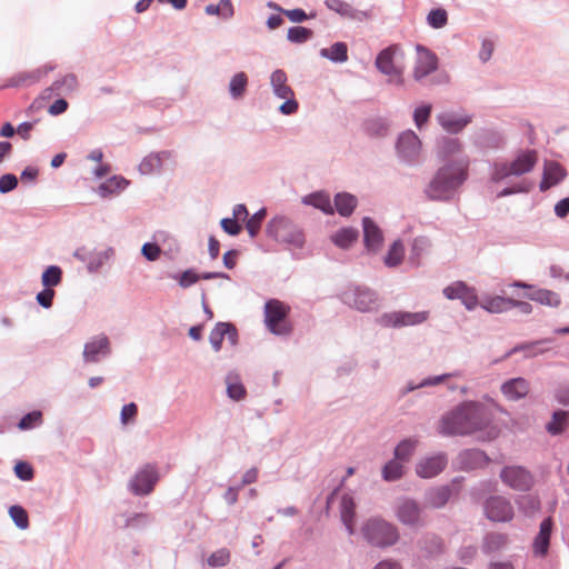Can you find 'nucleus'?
I'll use <instances>...</instances> for the list:
<instances>
[{
  "label": "nucleus",
  "instance_id": "f257e3e1",
  "mask_svg": "<svg viewBox=\"0 0 569 569\" xmlns=\"http://www.w3.org/2000/svg\"><path fill=\"white\" fill-rule=\"evenodd\" d=\"M497 412L507 415L495 401H491V406L475 401L462 402L442 417L439 432L443 436L478 435L482 441L493 440L501 431L500 426L493 421Z\"/></svg>",
  "mask_w": 569,
  "mask_h": 569
},
{
  "label": "nucleus",
  "instance_id": "f03ea898",
  "mask_svg": "<svg viewBox=\"0 0 569 569\" xmlns=\"http://www.w3.org/2000/svg\"><path fill=\"white\" fill-rule=\"evenodd\" d=\"M468 166L469 161L466 158L456 159L442 166L425 190L428 199L435 201L449 200L467 179Z\"/></svg>",
  "mask_w": 569,
  "mask_h": 569
},
{
  "label": "nucleus",
  "instance_id": "7ed1b4c3",
  "mask_svg": "<svg viewBox=\"0 0 569 569\" xmlns=\"http://www.w3.org/2000/svg\"><path fill=\"white\" fill-rule=\"evenodd\" d=\"M361 532L368 543L379 548L393 546L399 539L397 527L381 518L367 520Z\"/></svg>",
  "mask_w": 569,
  "mask_h": 569
},
{
  "label": "nucleus",
  "instance_id": "20e7f679",
  "mask_svg": "<svg viewBox=\"0 0 569 569\" xmlns=\"http://www.w3.org/2000/svg\"><path fill=\"white\" fill-rule=\"evenodd\" d=\"M376 68L389 77V82L397 86L403 84V52L398 44H392L381 50L376 58Z\"/></svg>",
  "mask_w": 569,
  "mask_h": 569
},
{
  "label": "nucleus",
  "instance_id": "39448f33",
  "mask_svg": "<svg viewBox=\"0 0 569 569\" xmlns=\"http://www.w3.org/2000/svg\"><path fill=\"white\" fill-rule=\"evenodd\" d=\"M538 161V154L535 150L520 152L510 163H496L491 173V180L502 181L510 176H521L530 172Z\"/></svg>",
  "mask_w": 569,
  "mask_h": 569
},
{
  "label": "nucleus",
  "instance_id": "423d86ee",
  "mask_svg": "<svg viewBox=\"0 0 569 569\" xmlns=\"http://www.w3.org/2000/svg\"><path fill=\"white\" fill-rule=\"evenodd\" d=\"M290 307L277 299H270L264 305V323L273 335L286 336L292 331L288 321Z\"/></svg>",
  "mask_w": 569,
  "mask_h": 569
},
{
  "label": "nucleus",
  "instance_id": "0eeeda50",
  "mask_svg": "<svg viewBox=\"0 0 569 569\" xmlns=\"http://www.w3.org/2000/svg\"><path fill=\"white\" fill-rule=\"evenodd\" d=\"M267 233L277 241L286 242L300 248L305 243V234L292 221L286 217H276L267 226Z\"/></svg>",
  "mask_w": 569,
  "mask_h": 569
},
{
  "label": "nucleus",
  "instance_id": "6e6552de",
  "mask_svg": "<svg viewBox=\"0 0 569 569\" xmlns=\"http://www.w3.org/2000/svg\"><path fill=\"white\" fill-rule=\"evenodd\" d=\"M159 480L157 469L152 465H146L130 481V489L134 495H149Z\"/></svg>",
  "mask_w": 569,
  "mask_h": 569
},
{
  "label": "nucleus",
  "instance_id": "1a4fd4ad",
  "mask_svg": "<svg viewBox=\"0 0 569 569\" xmlns=\"http://www.w3.org/2000/svg\"><path fill=\"white\" fill-rule=\"evenodd\" d=\"M396 517L402 525L409 527H420L425 523L422 509L419 503L412 499L399 501L396 509Z\"/></svg>",
  "mask_w": 569,
  "mask_h": 569
},
{
  "label": "nucleus",
  "instance_id": "9d476101",
  "mask_svg": "<svg viewBox=\"0 0 569 569\" xmlns=\"http://www.w3.org/2000/svg\"><path fill=\"white\" fill-rule=\"evenodd\" d=\"M500 478L510 488L519 491L529 490L533 485V478L522 467H506L501 470Z\"/></svg>",
  "mask_w": 569,
  "mask_h": 569
},
{
  "label": "nucleus",
  "instance_id": "9b49d317",
  "mask_svg": "<svg viewBox=\"0 0 569 569\" xmlns=\"http://www.w3.org/2000/svg\"><path fill=\"white\" fill-rule=\"evenodd\" d=\"M485 512L488 519L497 522H508L515 516L510 501L500 496L491 497L486 501Z\"/></svg>",
  "mask_w": 569,
  "mask_h": 569
},
{
  "label": "nucleus",
  "instance_id": "f8f14e48",
  "mask_svg": "<svg viewBox=\"0 0 569 569\" xmlns=\"http://www.w3.org/2000/svg\"><path fill=\"white\" fill-rule=\"evenodd\" d=\"M443 295L449 300H461L468 310H473L479 305L475 288L468 287L462 281H456L447 286L443 289Z\"/></svg>",
  "mask_w": 569,
  "mask_h": 569
},
{
  "label": "nucleus",
  "instance_id": "ddd939ff",
  "mask_svg": "<svg viewBox=\"0 0 569 569\" xmlns=\"http://www.w3.org/2000/svg\"><path fill=\"white\" fill-rule=\"evenodd\" d=\"M429 317L428 311H419V312H407V311H397L391 313H386L382 316L381 321L387 327H406V326H416L425 322Z\"/></svg>",
  "mask_w": 569,
  "mask_h": 569
},
{
  "label": "nucleus",
  "instance_id": "4468645a",
  "mask_svg": "<svg viewBox=\"0 0 569 569\" xmlns=\"http://www.w3.org/2000/svg\"><path fill=\"white\" fill-rule=\"evenodd\" d=\"M417 61L413 68V78L420 81L437 69L438 59L435 53L425 47L417 46Z\"/></svg>",
  "mask_w": 569,
  "mask_h": 569
},
{
  "label": "nucleus",
  "instance_id": "2eb2a0df",
  "mask_svg": "<svg viewBox=\"0 0 569 569\" xmlns=\"http://www.w3.org/2000/svg\"><path fill=\"white\" fill-rule=\"evenodd\" d=\"M397 150L403 159L416 160L420 154L421 141L413 131H405L398 139Z\"/></svg>",
  "mask_w": 569,
  "mask_h": 569
},
{
  "label": "nucleus",
  "instance_id": "dca6fc26",
  "mask_svg": "<svg viewBox=\"0 0 569 569\" xmlns=\"http://www.w3.org/2000/svg\"><path fill=\"white\" fill-rule=\"evenodd\" d=\"M53 70V67L44 66L33 71H22L10 77L2 88H21L37 83L42 76Z\"/></svg>",
  "mask_w": 569,
  "mask_h": 569
},
{
  "label": "nucleus",
  "instance_id": "f3484780",
  "mask_svg": "<svg viewBox=\"0 0 569 569\" xmlns=\"http://www.w3.org/2000/svg\"><path fill=\"white\" fill-rule=\"evenodd\" d=\"M224 337L231 346L237 343V329L233 325L228 322H218L210 332L209 340L214 351H219L222 347Z\"/></svg>",
  "mask_w": 569,
  "mask_h": 569
},
{
  "label": "nucleus",
  "instance_id": "a211bd4d",
  "mask_svg": "<svg viewBox=\"0 0 569 569\" xmlns=\"http://www.w3.org/2000/svg\"><path fill=\"white\" fill-rule=\"evenodd\" d=\"M447 465V458L442 453L421 459L416 466V472L421 478H432L439 475Z\"/></svg>",
  "mask_w": 569,
  "mask_h": 569
},
{
  "label": "nucleus",
  "instance_id": "6ab92c4d",
  "mask_svg": "<svg viewBox=\"0 0 569 569\" xmlns=\"http://www.w3.org/2000/svg\"><path fill=\"white\" fill-rule=\"evenodd\" d=\"M553 529V520L548 517L540 523L539 532L532 542V551L536 556L545 557L549 550L550 537Z\"/></svg>",
  "mask_w": 569,
  "mask_h": 569
},
{
  "label": "nucleus",
  "instance_id": "aec40b11",
  "mask_svg": "<svg viewBox=\"0 0 569 569\" xmlns=\"http://www.w3.org/2000/svg\"><path fill=\"white\" fill-rule=\"evenodd\" d=\"M352 296L353 298L349 302L359 311L369 312L379 307L376 293L368 288H357ZM348 299L350 298L348 297Z\"/></svg>",
  "mask_w": 569,
  "mask_h": 569
},
{
  "label": "nucleus",
  "instance_id": "412c9836",
  "mask_svg": "<svg viewBox=\"0 0 569 569\" xmlns=\"http://www.w3.org/2000/svg\"><path fill=\"white\" fill-rule=\"evenodd\" d=\"M566 169L556 161H546L543 164V174L540 182V190L547 191L558 184L566 177Z\"/></svg>",
  "mask_w": 569,
  "mask_h": 569
},
{
  "label": "nucleus",
  "instance_id": "4be33fe9",
  "mask_svg": "<svg viewBox=\"0 0 569 569\" xmlns=\"http://www.w3.org/2000/svg\"><path fill=\"white\" fill-rule=\"evenodd\" d=\"M500 390L508 400L517 401L529 393L530 383L525 378H513L503 382Z\"/></svg>",
  "mask_w": 569,
  "mask_h": 569
},
{
  "label": "nucleus",
  "instance_id": "5701e85b",
  "mask_svg": "<svg viewBox=\"0 0 569 569\" xmlns=\"http://www.w3.org/2000/svg\"><path fill=\"white\" fill-rule=\"evenodd\" d=\"M438 122L449 133H458L471 122V117L453 112H442L437 116Z\"/></svg>",
  "mask_w": 569,
  "mask_h": 569
},
{
  "label": "nucleus",
  "instance_id": "b1692460",
  "mask_svg": "<svg viewBox=\"0 0 569 569\" xmlns=\"http://www.w3.org/2000/svg\"><path fill=\"white\" fill-rule=\"evenodd\" d=\"M362 223L367 249L373 252L379 250L383 241L382 231L370 218H363Z\"/></svg>",
  "mask_w": 569,
  "mask_h": 569
},
{
  "label": "nucleus",
  "instance_id": "393cba45",
  "mask_svg": "<svg viewBox=\"0 0 569 569\" xmlns=\"http://www.w3.org/2000/svg\"><path fill=\"white\" fill-rule=\"evenodd\" d=\"M171 158V151L150 153L141 161L139 164V170L142 174H151L153 172L160 171L162 169L163 161L170 160Z\"/></svg>",
  "mask_w": 569,
  "mask_h": 569
},
{
  "label": "nucleus",
  "instance_id": "a878e982",
  "mask_svg": "<svg viewBox=\"0 0 569 569\" xmlns=\"http://www.w3.org/2000/svg\"><path fill=\"white\" fill-rule=\"evenodd\" d=\"M109 352V341L106 336H99L84 346L83 357L88 362H97L99 355Z\"/></svg>",
  "mask_w": 569,
  "mask_h": 569
},
{
  "label": "nucleus",
  "instance_id": "bb28decb",
  "mask_svg": "<svg viewBox=\"0 0 569 569\" xmlns=\"http://www.w3.org/2000/svg\"><path fill=\"white\" fill-rule=\"evenodd\" d=\"M356 503L350 496L345 495L340 502V516L350 535L355 533Z\"/></svg>",
  "mask_w": 569,
  "mask_h": 569
},
{
  "label": "nucleus",
  "instance_id": "cd10ccee",
  "mask_svg": "<svg viewBox=\"0 0 569 569\" xmlns=\"http://www.w3.org/2000/svg\"><path fill=\"white\" fill-rule=\"evenodd\" d=\"M527 297L532 301L551 308H558L561 305L560 295L548 289H537L528 293Z\"/></svg>",
  "mask_w": 569,
  "mask_h": 569
},
{
  "label": "nucleus",
  "instance_id": "c85d7f7f",
  "mask_svg": "<svg viewBox=\"0 0 569 569\" xmlns=\"http://www.w3.org/2000/svg\"><path fill=\"white\" fill-rule=\"evenodd\" d=\"M287 74L282 70H276L272 72L270 81L273 89V93L278 98H290L295 93L292 89L287 84Z\"/></svg>",
  "mask_w": 569,
  "mask_h": 569
},
{
  "label": "nucleus",
  "instance_id": "c756f323",
  "mask_svg": "<svg viewBox=\"0 0 569 569\" xmlns=\"http://www.w3.org/2000/svg\"><path fill=\"white\" fill-rule=\"evenodd\" d=\"M512 299L501 296L488 297L480 303L481 308L491 313H501L511 309Z\"/></svg>",
  "mask_w": 569,
  "mask_h": 569
},
{
  "label": "nucleus",
  "instance_id": "7c9ffc66",
  "mask_svg": "<svg viewBox=\"0 0 569 569\" xmlns=\"http://www.w3.org/2000/svg\"><path fill=\"white\" fill-rule=\"evenodd\" d=\"M303 202L320 209L325 213H333L330 198L325 192H316L303 198Z\"/></svg>",
  "mask_w": 569,
  "mask_h": 569
},
{
  "label": "nucleus",
  "instance_id": "2f4dec72",
  "mask_svg": "<svg viewBox=\"0 0 569 569\" xmlns=\"http://www.w3.org/2000/svg\"><path fill=\"white\" fill-rule=\"evenodd\" d=\"M358 238V231L352 228H343L331 236L332 242L342 249L349 248Z\"/></svg>",
  "mask_w": 569,
  "mask_h": 569
},
{
  "label": "nucleus",
  "instance_id": "473e14b6",
  "mask_svg": "<svg viewBox=\"0 0 569 569\" xmlns=\"http://www.w3.org/2000/svg\"><path fill=\"white\" fill-rule=\"evenodd\" d=\"M335 206L341 216H350L357 206V199L350 193H338L335 198Z\"/></svg>",
  "mask_w": 569,
  "mask_h": 569
},
{
  "label": "nucleus",
  "instance_id": "72a5a7b5",
  "mask_svg": "<svg viewBox=\"0 0 569 569\" xmlns=\"http://www.w3.org/2000/svg\"><path fill=\"white\" fill-rule=\"evenodd\" d=\"M321 56L335 62H345L348 60V47L345 42H336L330 48L321 50Z\"/></svg>",
  "mask_w": 569,
  "mask_h": 569
},
{
  "label": "nucleus",
  "instance_id": "f704fd0d",
  "mask_svg": "<svg viewBox=\"0 0 569 569\" xmlns=\"http://www.w3.org/2000/svg\"><path fill=\"white\" fill-rule=\"evenodd\" d=\"M418 446L417 439H405L395 449V458L402 462L409 461Z\"/></svg>",
  "mask_w": 569,
  "mask_h": 569
},
{
  "label": "nucleus",
  "instance_id": "c9c22d12",
  "mask_svg": "<svg viewBox=\"0 0 569 569\" xmlns=\"http://www.w3.org/2000/svg\"><path fill=\"white\" fill-rule=\"evenodd\" d=\"M508 543V536L501 532L488 533L485 538L483 549L493 552L502 549Z\"/></svg>",
  "mask_w": 569,
  "mask_h": 569
},
{
  "label": "nucleus",
  "instance_id": "e433bc0d",
  "mask_svg": "<svg viewBox=\"0 0 569 569\" xmlns=\"http://www.w3.org/2000/svg\"><path fill=\"white\" fill-rule=\"evenodd\" d=\"M206 13L209 16H219L223 19H229L233 16L234 10L230 0H221L218 4H208Z\"/></svg>",
  "mask_w": 569,
  "mask_h": 569
},
{
  "label": "nucleus",
  "instance_id": "4c0bfd02",
  "mask_svg": "<svg viewBox=\"0 0 569 569\" xmlns=\"http://www.w3.org/2000/svg\"><path fill=\"white\" fill-rule=\"evenodd\" d=\"M450 498V490L447 487L437 488L428 493L427 505L431 508L443 507Z\"/></svg>",
  "mask_w": 569,
  "mask_h": 569
},
{
  "label": "nucleus",
  "instance_id": "58836bf2",
  "mask_svg": "<svg viewBox=\"0 0 569 569\" xmlns=\"http://www.w3.org/2000/svg\"><path fill=\"white\" fill-rule=\"evenodd\" d=\"M248 84V77L244 72H238L236 73L230 83H229V90L234 99H239L243 96L246 88Z\"/></svg>",
  "mask_w": 569,
  "mask_h": 569
},
{
  "label": "nucleus",
  "instance_id": "ea45409f",
  "mask_svg": "<svg viewBox=\"0 0 569 569\" xmlns=\"http://www.w3.org/2000/svg\"><path fill=\"white\" fill-rule=\"evenodd\" d=\"M128 186V181L121 177H112L99 187V193L102 197L123 190Z\"/></svg>",
  "mask_w": 569,
  "mask_h": 569
},
{
  "label": "nucleus",
  "instance_id": "a19ab883",
  "mask_svg": "<svg viewBox=\"0 0 569 569\" xmlns=\"http://www.w3.org/2000/svg\"><path fill=\"white\" fill-rule=\"evenodd\" d=\"M403 256H405V247L400 240H397L391 244V247L385 258V263L388 267H396L402 261Z\"/></svg>",
  "mask_w": 569,
  "mask_h": 569
},
{
  "label": "nucleus",
  "instance_id": "79ce46f5",
  "mask_svg": "<svg viewBox=\"0 0 569 569\" xmlns=\"http://www.w3.org/2000/svg\"><path fill=\"white\" fill-rule=\"evenodd\" d=\"M326 6L329 10L335 11L343 18H355V9L342 0H326Z\"/></svg>",
  "mask_w": 569,
  "mask_h": 569
},
{
  "label": "nucleus",
  "instance_id": "37998d69",
  "mask_svg": "<svg viewBox=\"0 0 569 569\" xmlns=\"http://www.w3.org/2000/svg\"><path fill=\"white\" fill-rule=\"evenodd\" d=\"M383 478L388 481L397 480L403 475V465L402 461L395 460L389 461L382 469Z\"/></svg>",
  "mask_w": 569,
  "mask_h": 569
},
{
  "label": "nucleus",
  "instance_id": "c03bdc74",
  "mask_svg": "<svg viewBox=\"0 0 569 569\" xmlns=\"http://www.w3.org/2000/svg\"><path fill=\"white\" fill-rule=\"evenodd\" d=\"M62 271L57 266H50L44 270L41 277L42 284L46 288L58 286L61 282Z\"/></svg>",
  "mask_w": 569,
  "mask_h": 569
},
{
  "label": "nucleus",
  "instance_id": "a18cd8bd",
  "mask_svg": "<svg viewBox=\"0 0 569 569\" xmlns=\"http://www.w3.org/2000/svg\"><path fill=\"white\" fill-rule=\"evenodd\" d=\"M266 216L267 211L262 208L247 220L246 229L251 238H254L259 233L261 223Z\"/></svg>",
  "mask_w": 569,
  "mask_h": 569
},
{
  "label": "nucleus",
  "instance_id": "49530a36",
  "mask_svg": "<svg viewBox=\"0 0 569 569\" xmlns=\"http://www.w3.org/2000/svg\"><path fill=\"white\" fill-rule=\"evenodd\" d=\"M9 515L18 528L24 530L29 527L28 513L21 506H11Z\"/></svg>",
  "mask_w": 569,
  "mask_h": 569
},
{
  "label": "nucleus",
  "instance_id": "de8ad7c7",
  "mask_svg": "<svg viewBox=\"0 0 569 569\" xmlns=\"http://www.w3.org/2000/svg\"><path fill=\"white\" fill-rule=\"evenodd\" d=\"M427 21L430 27L435 29H440L445 27L448 22V14L445 9H433L429 12L427 17Z\"/></svg>",
  "mask_w": 569,
  "mask_h": 569
},
{
  "label": "nucleus",
  "instance_id": "09e8293b",
  "mask_svg": "<svg viewBox=\"0 0 569 569\" xmlns=\"http://www.w3.org/2000/svg\"><path fill=\"white\" fill-rule=\"evenodd\" d=\"M567 425V413L557 411L553 413L551 421L547 425V430L552 435L560 433Z\"/></svg>",
  "mask_w": 569,
  "mask_h": 569
},
{
  "label": "nucleus",
  "instance_id": "8fccbe9b",
  "mask_svg": "<svg viewBox=\"0 0 569 569\" xmlns=\"http://www.w3.org/2000/svg\"><path fill=\"white\" fill-rule=\"evenodd\" d=\"M461 151V143L458 139L447 138L441 142L440 153L443 158H449Z\"/></svg>",
  "mask_w": 569,
  "mask_h": 569
},
{
  "label": "nucleus",
  "instance_id": "3c124183",
  "mask_svg": "<svg viewBox=\"0 0 569 569\" xmlns=\"http://www.w3.org/2000/svg\"><path fill=\"white\" fill-rule=\"evenodd\" d=\"M518 503L526 515H533L540 509V500L533 496H525Z\"/></svg>",
  "mask_w": 569,
  "mask_h": 569
},
{
  "label": "nucleus",
  "instance_id": "603ef678",
  "mask_svg": "<svg viewBox=\"0 0 569 569\" xmlns=\"http://www.w3.org/2000/svg\"><path fill=\"white\" fill-rule=\"evenodd\" d=\"M230 560V552L228 549L222 548L213 553L208 558V565L211 567H223L226 566Z\"/></svg>",
  "mask_w": 569,
  "mask_h": 569
},
{
  "label": "nucleus",
  "instance_id": "864d4df0",
  "mask_svg": "<svg viewBox=\"0 0 569 569\" xmlns=\"http://www.w3.org/2000/svg\"><path fill=\"white\" fill-rule=\"evenodd\" d=\"M311 36L312 31L305 27H292L288 30V39L292 42H305Z\"/></svg>",
  "mask_w": 569,
  "mask_h": 569
},
{
  "label": "nucleus",
  "instance_id": "5fc2aeb1",
  "mask_svg": "<svg viewBox=\"0 0 569 569\" xmlns=\"http://www.w3.org/2000/svg\"><path fill=\"white\" fill-rule=\"evenodd\" d=\"M228 396L233 400H242L246 397V389L243 385L237 380L228 379L227 387Z\"/></svg>",
  "mask_w": 569,
  "mask_h": 569
},
{
  "label": "nucleus",
  "instance_id": "6e6d98bb",
  "mask_svg": "<svg viewBox=\"0 0 569 569\" xmlns=\"http://www.w3.org/2000/svg\"><path fill=\"white\" fill-rule=\"evenodd\" d=\"M431 104H422L416 108L413 112V121L418 128H421L425 123L428 122L431 114Z\"/></svg>",
  "mask_w": 569,
  "mask_h": 569
},
{
  "label": "nucleus",
  "instance_id": "4d7b16f0",
  "mask_svg": "<svg viewBox=\"0 0 569 569\" xmlns=\"http://www.w3.org/2000/svg\"><path fill=\"white\" fill-rule=\"evenodd\" d=\"M42 421V415L40 411H32L26 415L19 422V428L22 430L31 429L39 426Z\"/></svg>",
  "mask_w": 569,
  "mask_h": 569
},
{
  "label": "nucleus",
  "instance_id": "13d9d810",
  "mask_svg": "<svg viewBox=\"0 0 569 569\" xmlns=\"http://www.w3.org/2000/svg\"><path fill=\"white\" fill-rule=\"evenodd\" d=\"M14 472L19 479L24 480V481H29L33 478L32 467L28 462H24V461H19L14 466Z\"/></svg>",
  "mask_w": 569,
  "mask_h": 569
},
{
  "label": "nucleus",
  "instance_id": "bf43d9fd",
  "mask_svg": "<svg viewBox=\"0 0 569 569\" xmlns=\"http://www.w3.org/2000/svg\"><path fill=\"white\" fill-rule=\"evenodd\" d=\"M18 184V179L14 174L7 173L0 177V192L7 193L12 191Z\"/></svg>",
  "mask_w": 569,
  "mask_h": 569
},
{
  "label": "nucleus",
  "instance_id": "052dcab7",
  "mask_svg": "<svg viewBox=\"0 0 569 569\" xmlns=\"http://www.w3.org/2000/svg\"><path fill=\"white\" fill-rule=\"evenodd\" d=\"M221 227L230 236H237L241 231V226L238 223V220L234 218H223L221 220Z\"/></svg>",
  "mask_w": 569,
  "mask_h": 569
},
{
  "label": "nucleus",
  "instance_id": "680f3d73",
  "mask_svg": "<svg viewBox=\"0 0 569 569\" xmlns=\"http://www.w3.org/2000/svg\"><path fill=\"white\" fill-rule=\"evenodd\" d=\"M54 297V290L52 288H46L37 295V301L43 308H50Z\"/></svg>",
  "mask_w": 569,
  "mask_h": 569
},
{
  "label": "nucleus",
  "instance_id": "e2e57ef3",
  "mask_svg": "<svg viewBox=\"0 0 569 569\" xmlns=\"http://www.w3.org/2000/svg\"><path fill=\"white\" fill-rule=\"evenodd\" d=\"M138 413L137 405L131 402L129 405L123 406L121 410V422L127 425L128 422L134 420Z\"/></svg>",
  "mask_w": 569,
  "mask_h": 569
},
{
  "label": "nucleus",
  "instance_id": "0e129e2a",
  "mask_svg": "<svg viewBox=\"0 0 569 569\" xmlns=\"http://www.w3.org/2000/svg\"><path fill=\"white\" fill-rule=\"evenodd\" d=\"M284 99H286V101L279 107L280 112L286 116L296 113L299 104H298L297 100L295 99V96L290 97V98H284Z\"/></svg>",
  "mask_w": 569,
  "mask_h": 569
},
{
  "label": "nucleus",
  "instance_id": "69168bd1",
  "mask_svg": "<svg viewBox=\"0 0 569 569\" xmlns=\"http://www.w3.org/2000/svg\"><path fill=\"white\" fill-rule=\"evenodd\" d=\"M142 254L150 261H154L160 256V248L154 243H144L142 246Z\"/></svg>",
  "mask_w": 569,
  "mask_h": 569
},
{
  "label": "nucleus",
  "instance_id": "338daca9",
  "mask_svg": "<svg viewBox=\"0 0 569 569\" xmlns=\"http://www.w3.org/2000/svg\"><path fill=\"white\" fill-rule=\"evenodd\" d=\"M367 131L372 136H383L387 132V126L379 120H373L367 123Z\"/></svg>",
  "mask_w": 569,
  "mask_h": 569
},
{
  "label": "nucleus",
  "instance_id": "774afa93",
  "mask_svg": "<svg viewBox=\"0 0 569 569\" xmlns=\"http://www.w3.org/2000/svg\"><path fill=\"white\" fill-rule=\"evenodd\" d=\"M199 279H200V277L197 273H194L192 270H186L180 276L179 283L181 287L187 288V287H190L193 283H196Z\"/></svg>",
  "mask_w": 569,
  "mask_h": 569
}]
</instances>
